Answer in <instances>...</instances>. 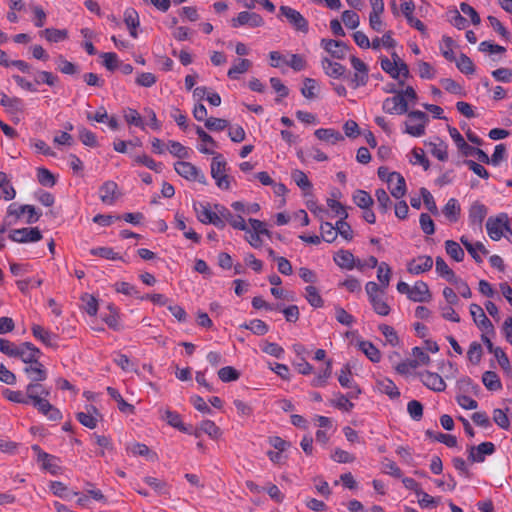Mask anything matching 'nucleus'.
<instances>
[{"mask_svg": "<svg viewBox=\"0 0 512 512\" xmlns=\"http://www.w3.org/2000/svg\"><path fill=\"white\" fill-rule=\"evenodd\" d=\"M124 22L126 27L132 32L139 26V15L133 8H127L124 11Z\"/></svg>", "mask_w": 512, "mask_h": 512, "instance_id": "8fccbe9b", "label": "nucleus"}, {"mask_svg": "<svg viewBox=\"0 0 512 512\" xmlns=\"http://www.w3.org/2000/svg\"><path fill=\"white\" fill-rule=\"evenodd\" d=\"M41 351L30 342H23L18 345V351L15 358H20L25 364H33L39 361Z\"/></svg>", "mask_w": 512, "mask_h": 512, "instance_id": "f8f14e48", "label": "nucleus"}, {"mask_svg": "<svg viewBox=\"0 0 512 512\" xmlns=\"http://www.w3.org/2000/svg\"><path fill=\"white\" fill-rule=\"evenodd\" d=\"M382 109L389 114H405L408 112V103L402 94H396L393 97L386 98L383 102Z\"/></svg>", "mask_w": 512, "mask_h": 512, "instance_id": "9d476101", "label": "nucleus"}, {"mask_svg": "<svg viewBox=\"0 0 512 512\" xmlns=\"http://www.w3.org/2000/svg\"><path fill=\"white\" fill-rule=\"evenodd\" d=\"M138 34H114L112 40L119 49H130Z\"/></svg>", "mask_w": 512, "mask_h": 512, "instance_id": "e433bc0d", "label": "nucleus"}, {"mask_svg": "<svg viewBox=\"0 0 512 512\" xmlns=\"http://www.w3.org/2000/svg\"><path fill=\"white\" fill-rule=\"evenodd\" d=\"M393 61L387 57L381 58V68L388 73L393 79H398V71L396 70L397 62L400 61V57L396 52L392 53Z\"/></svg>", "mask_w": 512, "mask_h": 512, "instance_id": "72a5a7b5", "label": "nucleus"}, {"mask_svg": "<svg viewBox=\"0 0 512 512\" xmlns=\"http://www.w3.org/2000/svg\"><path fill=\"white\" fill-rule=\"evenodd\" d=\"M470 314L473 318L474 323L478 326L480 330L487 334H495V329L492 322L486 316L483 308L480 305L472 303L470 305Z\"/></svg>", "mask_w": 512, "mask_h": 512, "instance_id": "423d86ee", "label": "nucleus"}, {"mask_svg": "<svg viewBox=\"0 0 512 512\" xmlns=\"http://www.w3.org/2000/svg\"><path fill=\"white\" fill-rule=\"evenodd\" d=\"M379 330L382 332L389 344L392 346H397L399 344V337L392 326L381 324L379 326Z\"/></svg>", "mask_w": 512, "mask_h": 512, "instance_id": "0e129e2a", "label": "nucleus"}, {"mask_svg": "<svg viewBox=\"0 0 512 512\" xmlns=\"http://www.w3.org/2000/svg\"><path fill=\"white\" fill-rule=\"evenodd\" d=\"M199 151L203 154L214 155L211 163V176L216 180V185L219 188L228 190L230 188V182L229 177L225 174L227 163L222 154L215 153L205 146H201Z\"/></svg>", "mask_w": 512, "mask_h": 512, "instance_id": "f257e3e1", "label": "nucleus"}, {"mask_svg": "<svg viewBox=\"0 0 512 512\" xmlns=\"http://www.w3.org/2000/svg\"><path fill=\"white\" fill-rule=\"evenodd\" d=\"M316 90H318L317 81L312 78H305L301 94L307 99H313L316 97Z\"/></svg>", "mask_w": 512, "mask_h": 512, "instance_id": "6e6d98bb", "label": "nucleus"}, {"mask_svg": "<svg viewBox=\"0 0 512 512\" xmlns=\"http://www.w3.org/2000/svg\"><path fill=\"white\" fill-rule=\"evenodd\" d=\"M422 383L435 392H442L446 389V383L443 378L434 372L424 371L420 373Z\"/></svg>", "mask_w": 512, "mask_h": 512, "instance_id": "4468645a", "label": "nucleus"}, {"mask_svg": "<svg viewBox=\"0 0 512 512\" xmlns=\"http://www.w3.org/2000/svg\"><path fill=\"white\" fill-rule=\"evenodd\" d=\"M487 215V208L484 204L476 201L469 209V221L472 225H477L481 228L482 223Z\"/></svg>", "mask_w": 512, "mask_h": 512, "instance_id": "6ab92c4d", "label": "nucleus"}, {"mask_svg": "<svg viewBox=\"0 0 512 512\" xmlns=\"http://www.w3.org/2000/svg\"><path fill=\"white\" fill-rule=\"evenodd\" d=\"M322 68L326 75L332 78H340L345 76L346 68L340 63L332 62L329 58L324 57L321 61Z\"/></svg>", "mask_w": 512, "mask_h": 512, "instance_id": "aec40b11", "label": "nucleus"}, {"mask_svg": "<svg viewBox=\"0 0 512 512\" xmlns=\"http://www.w3.org/2000/svg\"><path fill=\"white\" fill-rule=\"evenodd\" d=\"M322 48L336 59H344L349 52V46L342 40L321 39Z\"/></svg>", "mask_w": 512, "mask_h": 512, "instance_id": "1a4fd4ad", "label": "nucleus"}, {"mask_svg": "<svg viewBox=\"0 0 512 512\" xmlns=\"http://www.w3.org/2000/svg\"><path fill=\"white\" fill-rule=\"evenodd\" d=\"M32 334L35 338L40 340L42 343H44L47 346H56L55 343H53V340L57 338L56 335L52 334L48 330L44 329L42 326L38 324H34L31 328Z\"/></svg>", "mask_w": 512, "mask_h": 512, "instance_id": "393cba45", "label": "nucleus"}, {"mask_svg": "<svg viewBox=\"0 0 512 512\" xmlns=\"http://www.w3.org/2000/svg\"><path fill=\"white\" fill-rule=\"evenodd\" d=\"M433 267V259L431 256L422 255L410 260L407 264V271L411 274H421L431 270Z\"/></svg>", "mask_w": 512, "mask_h": 512, "instance_id": "ddd939ff", "label": "nucleus"}, {"mask_svg": "<svg viewBox=\"0 0 512 512\" xmlns=\"http://www.w3.org/2000/svg\"><path fill=\"white\" fill-rule=\"evenodd\" d=\"M408 121L405 123V132L414 137H420L425 133V125L429 120L428 115L420 110L410 111Z\"/></svg>", "mask_w": 512, "mask_h": 512, "instance_id": "f03ea898", "label": "nucleus"}, {"mask_svg": "<svg viewBox=\"0 0 512 512\" xmlns=\"http://www.w3.org/2000/svg\"><path fill=\"white\" fill-rule=\"evenodd\" d=\"M435 265L436 272L448 282L452 283L457 278L454 271L447 265L442 257H436Z\"/></svg>", "mask_w": 512, "mask_h": 512, "instance_id": "2f4dec72", "label": "nucleus"}, {"mask_svg": "<svg viewBox=\"0 0 512 512\" xmlns=\"http://www.w3.org/2000/svg\"><path fill=\"white\" fill-rule=\"evenodd\" d=\"M252 63L250 60L248 59H239V63L232 66L229 70H228V77L231 78V79H236L237 78V74H242V73H245L246 71H248V69L251 67Z\"/></svg>", "mask_w": 512, "mask_h": 512, "instance_id": "5fc2aeb1", "label": "nucleus"}, {"mask_svg": "<svg viewBox=\"0 0 512 512\" xmlns=\"http://www.w3.org/2000/svg\"><path fill=\"white\" fill-rule=\"evenodd\" d=\"M375 196H376L381 213H383V214L387 213L392 204L387 192L383 188H379L375 191Z\"/></svg>", "mask_w": 512, "mask_h": 512, "instance_id": "de8ad7c7", "label": "nucleus"}, {"mask_svg": "<svg viewBox=\"0 0 512 512\" xmlns=\"http://www.w3.org/2000/svg\"><path fill=\"white\" fill-rule=\"evenodd\" d=\"M359 349L374 363L381 359L380 351L370 341H360Z\"/></svg>", "mask_w": 512, "mask_h": 512, "instance_id": "f704fd0d", "label": "nucleus"}, {"mask_svg": "<svg viewBox=\"0 0 512 512\" xmlns=\"http://www.w3.org/2000/svg\"><path fill=\"white\" fill-rule=\"evenodd\" d=\"M2 394L7 400L11 402L25 405L30 404L27 394L24 396L21 391L4 389Z\"/></svg>", "mask_w": 512, "mask_h": 512, "instance_id": "3c124183", "label": "nucleus"}, {"mask_svg": "<svg viewBox=\"0 0 512 512\" xmlns=\"http://www.w3.org/2000/svg\"><path fill=\"white\" fill-rule=\"evenodd\" d=\"M79 139L85 146H88V147H97L98 146V141H97L96 135L92 131L86 129L85 127L79 128Z\"/></svg>", "mask_w": 512, "mask_h": 512, "instance_id": "13d9d810", "label": "nucleus"}, {"mask_svg": "<svg viewBox=\"0 0 512 512\" xmlns=\"http://www.w3.org/2000/svg\"><path fill=\"white\" fill-rule=\"evenodd\" d=\"M144 482L150 486L157 494L170 496L169 484L165 480L146 476Z\"/></svg>", "mask_w": 512, "mask_h": 512, "instance_id": "cd10ccee", "label": "nucleus"}, {"mask_svg": "<svg viewBox=\"0 0 512 512\" xmlns=\"http://www.w3.org/2000/svg\"><path fill=\"white\" fill-rule=\"evenodd\" d=\"M345 79H347L353 89H357L361 86H365L368 82V74L367 72H355L353 76L345 75Z\"/></svg>", "mask_w": 512, "mask_h": 512, "instance_id": "bf43d9fd", "label": "nucleus"}, {"mask_svg": "<svg viewBox=\"0 0 512 512\" xmlns=\"http://www.w3.org/2000/svg\"><path fill=\"white\" fill-rule=\"evenodd\" d=\"M503 228L510 231L508 225V216L505 213L499 214L497 217H490L486 223L487 233L494 241H498L503 236Z\"/></svg>", "mask_w": 512, "mask_h": 512, "instance_id": "39448f33", "label": "nucleus"}, {"mask_svg": "<svg viewBox=\"0 0 512 512\" xmlns=\"http://www.w3.org/2000/svg\"><path fill=\"white\" fill-rule=\"evenodd\" d=\"M460 10H461V13L464 15V17L467 18V22H471L472 24H475V25L480 23L479 14L469 4L461 3Z\"/></svg>", "mask_w": 512, "mask_h": 512, "instance_id": "338daca9", "label": "nucleus"}, {"mask_svg": "<svg viewBox=\"0 0 512 512\" xmlns=\"http://www.w3.org/2000/svg\"><path fill=\"white\" fill-rule=\"evenodd\" d=\"M23 371L30 379V383H38L47 379V370L40 361L27 365Z\"/></svg>", "mask_w": 512, "mask_h": 512, "instance_id": "dca6fc26", "label": "nucleus"}, {"mask_svg": "<svg viewBox=\"0 0 512 512\" xmlns=\"http://www.w3.org/2000/svg\"><path fill=\"white\" fill-rule=\"evenodd\" d=\"M218 377L222 382H232L240 378V372L232 366H225L218 370Z\"/></svg>", "mask_w": 512, "mask_h": 512, "instance_id": "c03bdc74", "label": "nucleus"}, {"mask_svg": "<svg viewBox=\"0 0 512 512\" xmlns=\"http://www.w3.org/2000/svg\"><path fill=\"white\" fill-rule=\"evenodd\" d=\"M425 434L428 438L439 441L448 447H455L457 445V439L454 435L434 433L432 430H427Z\"/></svg>", "mask_w": 512, "mask_h": 512, "instance_id": "79ce46f5", "label": "nucleus"}, {"mask_svg": "<svg viewBox=\"0 0 512 512\" xmlns=\"http://www.w3.org/2000/svg\"><path fill=\"white\" fill-rule=\"evenodd\" d=\"M26 394L28 396L29 402L31 404L36 402V399L47 398L50 395V390L42 385L40 382L38 383H29L26 386Z\"/></svg>", "mask_w": 512, "mask_h": 512, "instance_id": "a211bd4d", "label": "nucleus"}, {"mask_svg": "<svg viewBox=\"0 0 512 512\" xmlns=\"http://www.w3.org/2000/svg\"><path fill=\"white\" fill-rule=\"evenodd\" d=\"M460 212V205L455 198H450L443 208V214L450 222H457Z\"/></svg>", "mask_w": 512, "mask_h": 512, "instance_id": "a878e982", "label": "nucleus"}, {"mask_svg": "<svg viewBox=\"0 0 512 512\" xmlns=\"http://www.w3.org/2000/svg\"><path fill=\"white\" fill-rule=\"evenodd\" d=\"M346 219H340L336 222L335 229L337 231V235L340 234L345 240L353 239V230L346 221Z\"/></svg>", "mask_w": 512, "mask_h": 512, "instance_id": "69168bd1", "label": "nucleus"}, {"mask_svg": "<svg viewBox=\"0 0 512 512\" xmlns=\"http://www.w3.org/2000/svg\"><path fill=\"white\" fill-rule=\"evenodd\" d=\"M482 382L489 391H498L502 388L499 376L494 371H486L482 375Z\"/></svg>", "mask_w": 512, "mask_h": 512, "instance_id": "7c9ffc66", "label": "nucleus"}, {"mask_svg": "<svg viewBox=\"0 0 512 512\" xmlns=\"http://www.w3.org/2000/svg\"><path fill=\"white\" fill-rule=\"evenodd\" d=\"M163 419L166 420L170 426L177 428L179 431L186 433L189 432L187 427L183 424L181 416L177 412L166 410Z\"/></svg>", "mask_w": 512, "mask_h": 512, "instance_id": "a19ab883", "label": "nucleus"}, {"mask_svg": "<svg viewBox=\"0 0 512 512\" xmlns=\"http://www.w3.org/2000/svg\"><path fill=\"white\" fill-rule=\"evenodd\" d=\"M408 298L413 302H429L432 298V294L426 282L417 281L412 286Z\"/></svg>", "mask_w": 512, "mask_h": 512, "instance_id": "2eb2a0df", "label": "nucleus"}, {"mask_svg": "<svg viewBox=\"0 0 512 512\" xmlns=\"http://www.w3.org/2000/svg\"><path fill=\"white\" fill-rule=\"evenodd\" d=\"M194 210L198 220L203 224H210L211 220L217 214L210 210L209 204L194 203Z\"/></svg>", "mask_w": 512, "mask_h": 512, "instance_id": "c756f323", "label": "nucleus"}, {"mask_svg": "<svg viewBox=\"0 0 512 512\" xmlns=\"http://www.w3.org/2000/svg\"><path fill=\"white\" fill-rule=\"evenodd\" d=\"M240 327L248 329L255 335L259 336L265 335L269 330L268 325L260 319L251 320L249 323L240 325Z\"/></svg>", "mask_w": 512, "mask_h": 512, "instance_id": "ea45409f", "label": "nucleus"}, {"mask_svg": "<svg viewBox=\"0 0 512 512\" xmlns=\"http://www.w3.org/2000/svg\"><path fill=\"white\" fill-rule=\"evenodd\" d=\"M199 429L213 439H217L221 435L220 428L211 420H203Z\"/></svg>", "mask_w": 512, "mask_h": 512, "instance_id": "09e8293b", "label": "nucleus"}, {"mask_svg": "<svg viewBox=\"0 0 512 512\" xmlns=\"http://www.w3.org/2000/svg\"><path fill=\"white\" fill-rule=\"evenodd\" d=\"M377 386L382 393L388 395L391 399H395L400 396V392L397 386L390 379L385 378L382 380H377Z\"/></svg>", "mask_w": 512, "mask_h": 512, "instance_id": "473e14b6", "label": "nucleus"}, {"mask_svg": "<svg viewBox=\"0 0 512 512\" xmlns=\"http://www.w3.org/2000/svg\"><path fill=\"white\" fill-rule=\"evenodd\" d=\"M9 238L18 243L37 242L42 239V233L37 227L11 230Z\"/></svg>", "mask_w": 512, "mask_h": 512, "instance_id": "6e6552de", "label": "nucleus"}, {"mask_svg": "<svg viewBox=\"0 0 512 512\" xmlns=\"http://www.w3.org/2000/svg\"><path fill=\"white\" fill-rule=\"evenodd\" d=\"M0 105L9 113H20L23 111V102L18 97H9L0 92Z\"/></svg>", "mask_w": 512, "mask_h": 512, "instance_id": "4be33fe9", "label": "nucleus"}, {"mask_svg": "<svg viewBox=\"0 0 512 512\" xmlns=\"http://www.w3.org/2000/svg\"><path fill=\"white\" fill-rule=\"evenodd\" d=\"M394 178L397 179V183L390 188V192L393 197L400 199L406 194V182L404 177L398 172H391L387 178V182L391 184Z\"/></svg>", "mask_w": 512, "mask_h": 512, "instance_id": "412c9836", "label": "nucleus"}, {"mask_svg": "<svg viewBox=\"0 0 512 512\" xmlns=\"http://www.w3.org/2000/svg\"><path fill=\"white\" fill-rule=\"evenodd\" d=\"M314 134L319 140L329 142L331 144L344 140V136L335 129L320 128L317 129Z\"/></svg>", "mask_w": 512, "mask_h": 512, "instance_id": "5701e85b", "label": "nucleus"}, {"mask_svg": "<svg viewBox=\"0 0 512 512\" xmlns=\"http://www.w3.org/2000/svg\"><path fill=\"white\" fill-rule=\"evenodd\" d=\"M91 411L95 414H99L98 409L95 406L90 405L88 413L78 412L76 414V418L83 426L89 429H94L97 426V419L90 413Z\"/></svg>", "mask_w": 512, "mask_h": 512, "instance_id": "c85d7f7f", "label": "nucleus"}, {"mask_svg": "<svg viewBox=\"0 0 512 512\" xmlns=\"http://www.w3.org/2000/svg\"><path fill=\"white\" fill-rule=\"evenodd\" d=\"M157 82V77L150 72L138 73L135 83L140 87L150 88Z\"/></svg>", "mask_w": 512, "mask_h": 512, "instance_id": "680f3d73", "label": "nucleus"}, {"mask_svg": "<svg viewBox=\"0 0 512 512\" xmlns=\"http://www.w3.org/2000/svg\"><path fill=\"white\" fill-rule=\"evenodd\" d=\"M263 18L254 12L242 11L231 20L233 28L246 27L257 28L262 26Z\"/></svg>", "mask_w": 512, "mask_h": 512, "instance_id": "0eeeda50", "label": "nucleus"}, {"mask_svg": "<svg viewBox=\"0 0 512 512\" xmlns=\"http://www.w3.org/2000/svg\"><path fill=\"white\" fill-rule=\"evenodd\" d=\"M495 445L492 442H482L477 446L468 448V460L471 463L484 462L486 455H492L495 452Z\"/></svg>", "mask_w": 512, "mask_h": 512, "instance_id": "9b49d317", "label": "nucleus"}, {"mask_svg": "<svg viewBox=\"0 0 512 512\" xmlns=\"http://www.w3.org/2000/svg\"><path fill=\"white\" fill-rule=\"evenodd\" d=\"M334 261L339 267L343 269L351 270L355 267L354 256L348 250H339L334 255Z\"/></svg>", "mask_w": 512, "mask_h": 512, "instance_id": "b1692460", "label": "nucleus"}, {"mask_svg": "<svg viewBox=\"0 0 512 512\" xmlns=\"http://www.w3.org/2000/svg\"><path fill=\"white\" fill-rule=\"evenodd\" d=\"M353 201L359 208H368L374 204L372 196L365 190L358 189L353 194Z\"/></svg>", "mask_w": 512, "mask_h": 512, "instance_id": "c9c22d12", "label": "nucleus"}, {"mask_svg": "<svg viewBox=\"0 0 512 512\" xmlns=\"http://www.w3.org/2000/svg\"><path fill=\"white\" fill-rule=\"evenodd\" d=\"M58 69L66 75H74L79 72V68L76 64L66 60L63 56L58 57Z\"/></svg>", "mask_w": 512, "mask_h": 512, "instance_id": "e2e57ef3", "label": "nucleus"}, {"mask_svg": "<svg viewBox=\"0 0 512 512\" xmlns=\"http://www.w3.org/2000/svg\"><path fill=\"white\" fill-rule=\"evenodd\" d=\"M483 354L482 346L478 342H472L469 346L467 357L473 364H478L481 361Z\"/></svg>", "mask_w": 512, "mask_h": 512, "instance_id": "774afa93", "label": "nucleus"}, {"mask_svg": "<svg viewBox=\"0 0 512 512\" xmlns=\"http://www.w3.org/2000/svg\"><path fill=\"white\" fill-rule=\"evenodd\" d=\"M174 169L178 175L188 181H198L201 184H206L205 175L190 162L178 161L174 164Z\"/></svg>", "mask_w": 512, "mask_h": 512, "instance_id": "20e7f679", "label": "nucleus"}, {"mask_svg": "<svg viewBox=\"0 0 512 512\" xmlns=\"http://www.w3.org/2000/svg\"><path fill=\"white\" fill-rule=\"evenodd\" d=\"M377 278L380 281L383 288H387L389 286L390 278H391V268L386 262H382L378 266Z\"/></svg>", "mask_w": 512, "mask_h": 512, "instance_id": "864d4df0", "label": "nucleus"}, {"mask_svg": "<svg viewBox=\"0 0 512 512\" xmlns=\"http://www.w3.org/2000/svg\"><path fill=\"white\" fill-rule=\"evenodd\" d=\"M90 254L109 260H123V258L110 247L93 248L90 250Z\"/></svg>", "mask_w": 512, "mask_h": 512, "instance_id": "a18cd8bd", "label": "nucleus"}, {"mask_svg": "<svg viewBox=\"0 0 512 512\" xmlns=\"http://www.w3.org/2000/svg\"><path fill=\"white\" fill-rule=\"evenodd\" d=\"M305 291V298L312 307L320 308L324 305V300L315 286L309 285L305 288Z\"/></svg>", "mask_w": 512, "mask_h": 512, "instance_id": "4c0bfd02", "label": "nucleus"}, {"mask_svg": "<svg viewBox=\"0 0 512 512\" xmlns=\"http://www.w3.org/2000/svg\"><path fill=\"white\" fill-rule=\"evenodd\" d=\"M321 230V240L323 239L327 243H332L337 238V231L335 229V226H333L329 222H324L320 226Z\"/></svg>", "mask_w": 512, "mask_h": 512, "instance_id": "603ef678", "label": "nucleus"}, {"mask_svg": "<svg viewBox=\"0 0 512 512\" xmlns=\"http://www.w3.org/2000/svg\"><path fill=\"white\" fill-rule=\"evenodd\" d=\"M279 17L285 18V20L295 30L307 31L308 29V22L304 16L299 11L290 6L282 5L279 8Z\"/></svg>", "mask_w": 512, "mask_h": 512, "instance_id": "7ed1b4c3", "label": "nucleus"}, {"mask_svg": "<svg viewBox=\"0 0 512 512\" xmlns=\"http://www.w3.org/2000/svg\"><path fill=\"white\" fill-rule=\"evenodd\" d=\"M291 177L296 185L303 191H309L312 189V183L303 171L295 169L292 172Z\"/></svg>", "mask_w": 512, "mask_h": 512, "instance_id": "37998d69", "label": "nucleus"}, {"mask_svg": "<svg viewBox=\"0 0 512 512\" xmlns=\"http://www.w3.org/2000/svg\"><path fill=\"white\" fill-rule=\"evenodd\" d=\"M168 149L172 155L180 159L189 158L188 149L185 146H183L180 142L174 140L168 141Z\"/></svg>", "mask_w": 512, "mask_h": 512, "instance_id": "4d7b16f0", "label": "nucleus"}, {"mask_svg": "<svg viewBox=\"0 0 512 512\" xmlns=\"http://www.w3.org/2000/svg\"><path fill=\"white\" fill-rule=\"evenodd\" d=\"M37 180L42 186L52 187L56 184L54 175L46 168L37 169Z\"/></svg>", "mask_w": 512, "mask_h": 512, "instance_id": "49530a36", "label": "nucleus"}, {"mask_svg": "<svg viewBox=\"0 0 512 512\" xmlns=\"http://www.w3.org/2000/svg\"><path fill=\"white\" fill-rule=\"evenodd\" d=\"M445 249L447 254L455 261L461 262L464 259V250L457 242L453 240H447L445 242Z\"/></svg>", "mask_w": 512, "mask_h": 512, "instance_id": "58836bf2", "label": "nucleus"}, {"mask_svg": "<svg viewBox=\"0 0 512 512\" xmlns=\"http://www.w3.org/2000/svg\"><path fill=\"white\" fill-rule=\"evenodd\" d=\"M107 393L109 396L114 399L117 402L118 409L123 413H133L134 412V406L132 404L127 403L119 391L113 387L108 386L106 388Z\"/></svg>", "mask_w": 512, "mask_h": 512, "instance_id": "bb28decb", "label": "nucleus"}, {"mask_svg": "<svg viewBox=\"0 0 512 512\" xmlns=\"http://www.w3.org/2000/svg\"><path fill=\"white\" fill-rule=\"evenodd\" d=\"M457 68L464 74H473L475 72V66L472 60L465 54H461L459 59L456 60Z\"/></svg>", "mask_w": 512, "mask_h": 512, "instance_id": "052dcab7", "label": "nucleus"}, {"mask_svg": "<svg viewBox=\"0 0 512 512\" xmlns=\"http://www.w3.org/2000/svg\"><path fill=\"white\" fill-rule=\"evenodd\" d=\"M118 185L114 181H106L100 187V199L105 204H113L117 198Z\"/></svg>", "mask_w": 512, "mask_h": 512, "instance_id": "f3484780", "label": "nucleus"}]
</instances>
